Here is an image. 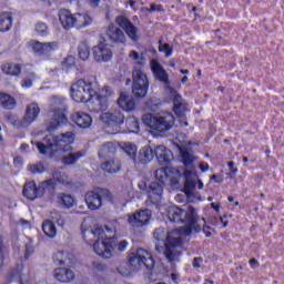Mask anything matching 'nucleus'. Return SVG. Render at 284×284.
Segmentation results:
<instances>
[{
	"instance_id": "nucleus-41",
	"label": "nucleus",
	"mask_w": 284,
	"mask_h": 284,
	"mask_svg": "<svg viewBox=\"0 0 284 284\" xmlns=\"http://www.w3.org/2000/svg\"><path fill=\"white\" fill-rule=\"evenodd\" d=\"M68 255L69 253L65 251H58L57 253L53 254V263L55 265H64L65 261H68Z\"/></svg>"
},
{
	"instance_id": "nucleus-13",
	"label": "nucleus",
	"mask_w": 284,
	"mask_h": 284,
	"mask_svg": "<svg viewBox=\"0 0 284 284\" xmlns=\"http://www.w3.org/2000/svg\"><path fill=\"white\" fill-rule=\"evenodd\" d=\"M65 112H68V108L65 106L53 110L52 118L47 120L44 123L45 132L52 134V132H57L61 125H65V123H68Z\"/></svg>"
},
{
	"instance_id": "nucleus-26",
	"label": "nucleus",
	"mask_w": 284,
	"mask_h": 284,
	"mask_svg": "<svg viewBox=\"0 0 284 284\" xmlns=\"http://www.w3.org/2000/svg\"><path fill=\"white\" fill-rule=\"evenodd\" d=\"M13 23L14 18L12 17V12L4 11L0 13V32H10Z\"/></svg>"
},
{
	"instance_id": "nucleus-48",
	"label": "nucleus",
	"mask_w": 284,
	"mask_h": 284,
	"mask_svg": "<svg viewBox=\"0 0 284 284\" xmlns=\"http://www.w3.org/2000/svg\"><path fill=\"white\" fill-rule=\"evenodd\" d=\"M39 186L43 187L44 192L45 190H54L57 187V181H54V179H48L44 180Z\"/></svg>"
},
{
	"instance_id": "nucleus-39",
	"label": "nucleus",
	"mask_w": 284,
	"mask_h": 284,
	"mask_svg": "<svg viewBox=\"0 0 284 284\" xmlns=\"http://www.w3.org/2000/svg\"><path fill=\"white\" fill-rule=\"evenodd\" d=\"M78 54L82 61H88L90 59V45L88 42H81L78 47Z\"/></svg>"
},
{
	"instance_id": "nucleus-60",
	"label": "nucleus",
	"mask_w": 284,
	"mask_h": 284,
	"mask_svg": "<svg viewBox=\"0 0 284 284\" xmlns=\"http://www.w3.org/2000/svg\"><path fill=\"white\" fill-rule=\"evenodd\" d=\"M248 263H250V265H251V267H252V270H256V267H258V260H256V258H251L250 261H248Z\"/></svg>"
},
{
	"instance_id": "nucleus-33",
	"label": "nucleus",
	"mask_w": 284,
	"mask_h": 284,
	"mask_svg": "<svg viewBox=\"0 0 284 284\" xmlns=\"http://www.w3.org/2000/svg\"><path fill=\"white\" fill-rule=\"evenodd\" d=\"M101 169L108 174H116L121 170V161L111 159L101 164Z\"/></svg>"
},
{
	"instance_id": "nucleus-40",
	"label": "nucleus",
	"mask_w": 284,
	"mask_h": 284,
	"mask_svg": "<svg viewBox=\"0 0 284 284\" xmlns=\"http://www.w3.org/2000/svg\"><path fill=\"white\" fill-rule=\"evenodd\" d=\"M180 156L183 165H192L194 163V155L187 149H180Z\"/></svg>"
},
{
	"instance_id": "nucleus-53",
	"label": "nucleus",
	"mask_w": 284,
	"mask_h": 284,
	"mask_svg": "<svg viewBox=\"0 0 284 284\" xmlns=\"http://www.w3.org/2000/svg\"><path fill=\"white\" fill-rule=\"evenodd\" d=\"M161 234H163L162 229H155V231L153 232V236L156 241H163V236Z\"/></svg>"
},
{
	"instance_id": "nucleus-23",
	"label": "nucleus",
	"mask_w": 284,
	"mask_h": 284,
	"mask_svg": "<svg viewBox=\"0 0 284 284\" xmlns=\"http://www.w3.org/2000/svg\"><path fill=\"white\" fill-rule=\"evenodd\" d=\"M39 114H41V108H39V104L34 102L30 103L26 109L22 122L26 123V125H30L39 119Z\"/></svg>"
},
{
	"instance_id": "nucleus-63",
	"label": "nucleus",
	"mask_w": 284,
	"mask_h": 284,
	"mask_svg": "<svg viewBox=\"0 0 284 284\" xmlns=\"http://www.w3.org/2000/svg\"><path fill=\"white\" fill-rule=\"evenodd\" d=\"M211 207H212L215 212H219V210H221V204L211 203Z\"/></svg>"
},
{
	"instance_id": "nucleus-45",
	"label": "nucleus",
	"mask_w": 284,
	"mask_h": 284,
	"mask_svg": "<svg viewBox=\"0 0 284 284\" xmlns=\"http://www.w3.org/2000/svg\"><path fill=\"white\" fill-rule=\"evenodd\" d=\"M28 170L31 174H43L45 172V165L42 162L30 164Z\"/></svg>"
},
{
	"instance_id": "nucleus-17",
	"label": "nucleus",
	"mask_w": 284,
	"mask_h": 284,
	"mask_svg": "<svg viewBox=\"0 0 284 284\" xmlns=\"http://www.w3.org/2000/svg\"><path fill=\"white\" fill-rule=\"evenodd\" d=\"M112 49L108 47L105 43H99L93 47V59L98 63H108V61L112 60Z\"/></svg>"
},
{
	"instance_id": "nucleus-37",
	"label": "nucleus",
	"mask_w": 284,
	"mask_h": 284,
	"mask_svg": "<svg viewBox=\"0 0 284 284\" xmlns=\"http://www.w3.org/2000/svg\"><path fill=\"white\" fill-rule=\"evenodd\" d=\"M42 231L49 239H54V236H57V225H54V222L50 220L42 223Z\"/></svg>"
},
{
	"instance_id": "nucleus-51",
	"label": "nucleus",
	"mask_w": 284,
	"mask_h": 284,
	"mask_svg": "<svg viewBox=\"0 0 284 284\" xmlns=\"http://www.w3.org/2000/svg\"><path fill=\"white\" fill-rule=\"evenodd\" d=\"M146 12H165L163 4L151 3L150 8L145 9Z\"/></svg>"
},
{
	"instance_id": "nucleus-1",
	"label": "nucleus",
	"mask_w": 284,
	"mask_h": 284,
	"mask_svg": "<svg viewBox=\"0 0 284 284\" xmlns=\"http://www.w3.org/2000/svg\"><path fill=\"white\" fill-rule=\"evenodd\" d=\"M93 236V239H98L93 243V251L98 256L102 258H112L114 256V248L118 247V252H125L128 250V241L122 240L116 244V236L112 237L105 236V231L102 227H95L92 231L82 232V236L88 245H91V241H88L87 236Z\"/></svg>"
},
{
	"instance_id": "nucleus-11",
	"label": "nucleus",
	"mask_w": 284,
	"mask_h": 284,
	"mask_svg": "<svg viewBox=\"0 0 284 284\" xmlns=\"http://www.w3.org/2000/svg\"><path fill=\"white\" fill-rule=\"evenodd\" d=\"M97 87H93V94H89L87 101L84 102L87 109L92 114H99V112H105L109 105L108 95H101L97 92Z\"/></svg>"
},
{
	"instance_id": "nucleus-42",
	"label": "nucleus",
	"mask_w": 284,
	"mask_h": 284,
	"mask_svg": "<svg viewBox=\"0 0 284 284\" xmlns=\"http://www.w3.org/2000/svg\"><path fill=\"white\" fill-rule=\"evenodd\" d=\"M110 39L113 41V43H125V33H123V30L115 29L111 34Z\"/></svg>"
},
{
	"instance_id": "nucleus-29",
	"label": "nucleus",
	"mask_w": 284,
	"mask_h": 284,
	"mask_svg": "<svg viewBox=\"0 0 284 284\" xmlns=\"http://www.w3.org/2000/svg\"><path fill=\"white\" fill-rule=\"evenodd\" d=\"M54 276L60 283H71L74 281V272L70 268H55Z\"/></svg>"
},
{
	"instance_id": "nucleus-46",
	"label": "nucleus",
	"mask_w": 284,
	"mask_h": 284,
	"mask_svg": "<svg viewBox=\"0 0 284 284\" xmlns=\"http://www.w3.org/2000/svg\"><path fill=\"white\" fill-rule=\"evenodd\" d=\"M36 32L40 34V37H48V24H45V22H38L36 24Z\"/></svg>"
},
{
	"instance_id": "nucleus-18",
	"label": "nucleus",
	"mask_w": 284,
	"mask_h": 284,
	"mask_svg": "<svg viewBox=\"0 0 284 284\" xmlns=\"http://www.w3.org/2000/svg\"><path fill=\"white\" fill-rule=\"evenodd\" d=\"M150 219H152V213H150V210L145 209L129 215L128 222L133 227H143V225H148L150 223Z\"/></svg>"
},
{
	"instance_id": "nucleus-44",
	"label": "nucleus",
	"mask_w": 284,
	"mask_h": 284,
	"mask_svg": "<svg viewBox=\"0 0 284 284\" xmlns=\"http://www.w3.org/2000/svg\"><path fill=\"white\" fill-rule=\"evenodd\" d=\"M129 57L135 61V65H139V68H143V65H145V57L140 55L139 52L131 51Z\"/></svg>"
},
{
	"instance_id": "nucleus-55",
	"label": "nucleus",
	"mask_w": 284,
	"mask_h": 284,
	"mask_svg": "<svg viewBox=\"0 0 284 284\" xmlns=\"http://www.w3.org/2000/svg\"><path fill=\"white\" fill-rule=\"evenodd\" d=\"M202 232L205 234L206 239H210V236H212V227H210L209 225H204L202 227Z\"/></svg>"
},
{
	"instance_id": "nucleus-38",
	"label": "nucleus",
	"mask_w": 284,
	"mask_h": 284,
	"mask_svg": "<svg viewBox=\"0 0 284 284\" xmlns=\"http://www.w3.org/2000/svg\"><path fill=\"white\" fill-rule=\"evenodd\" d=\"M122 150L125 152V154H128V156H130V159H132V161H134L136 163L138 148L135 146L134 143L124 142L122 145Z\"/></svg>"
},
{
	"instance_id": "nucleus-15",
	"label": "nucleus",
	"mask_w": 284,
	"mask_h": 284,
	"mask_svg": "<svg viewBox=\"0 0 284 284\" xmlns=\"http://www.w3.org/2000/svg\"><path fill=\"white\" fill-rule=\"evenodd\" d=\"M30 45L38 57H50L52 52L59 50V42H40L39 40H31Z\"/></svg>"
},
{
	"instance_id": "nucleus-50",
	"label": "nucleus",
	"mask_w": 284,
	"mask_h": 284,
	"mask_svg": "<svg viewBox=\"0 0 284 284\" xmlns=\"http://www.w3.org/2000/svg\"><path fill=\"white\" fill-rule=\"evenodd\" d=\"M3 250H6V246L3 245L2 235H0V267H3V262L6 261V253Z\"/></svg>"
},
{
	"instance_id": "nucleus-30",
	"label": "nucleus",
	"mask_w": 284,
	"mask_h": 284,
	"mask_svg": "<svg viewBox=\"0 0 284 284\" xmlns=\"http://www.w3.org/2000/svg\"><path fill=\"white\" fill-rule=\"evenodd\" d=\"M0 108L2 110H14L17 108V99L9 93L0 92Z\"/></svg>"
},
{
	"instance_id": "nucleus-49",
	"label": "nucleus",
	"mask_w": 284,
	"mask_h": 284,
	"mask_svg": "<svg viewBox=\"0 0 284 284\" xmlns=\"http://www.w3.org/2000/svg\"><path fill=\"white\" fill-rule=\"evenodd\" d=\"M74 64H75V61H74V57L72 55H68L62 62V65L63 68H65V70H70L74 68Z\"/></svg>"
},
{
	"instance_id": "nucleus-24",
	"label": "nucleus",
	"mask_w": 284,
	"mask_h": 284,
	"mask_svg": "<svg viewBox=\"0 0 284 284\" xmlns=\"http://www.w3.org/2000/svg\"><path fill=\"white\" fill-rule=\"evenodd\" d=\"M173 112L178 119H183L185 112H187V103L183 101V97L179 93H175L172 99Z\"/></svg>"
},
{
	"instance_id": "nucleus-64",
	"label": "nucleus",
	"mask_w": 284,
	"mask_h": 284,
	"mask_svg": "<svg viewBox=\"0 0 284 284\" xmlns=\"http://www.w3.org/2000/svg\"><path fill=\"white\" fill-rule=\"evenodd\" d=\"M55 181L58 182V183H62V185H64V183H65V179L63 178V176H55Z\"/></svg>"
},
{
	"instance_id": "nucleus-20",
	"label": "nucleus",
	"mask_w": 284,
	"mask_h": 284,
	"mask_svg": "<svg viewBox=\"0 0 284 284\" xmlns=\"http://www.w3.org/2000/svg\"><path fill=\"white\" fill-rule=\"evenodd\" d=\"M22 194L29 201H34L36 199H41L45 194V189L43 186H37V183L29 182L24 185Z\"/></svg>"
},
{
	"instance_id": "nucleus-22",
	"label": "nucleus",
	"mask_w": 284,
	"mask_h": 284,
	"mask_svg": "<svg viewBox=\"0 0 284 284\" xmlns=\"http://www.w3.org/2000/svg\"><path fill=\"white\" fill-rule=\"evenodd\" d=\"M70 119L72 123H75V125H78V128H82L84 130L92 125V116L82 111H77L72 113Z\"/></svg>"
},
{
	"instance_id": "nucleus-32",
	"label": "nucleus",
	"mask_w": 284,
	"mask_h": 284,
	"mask_svg": "<svg viewBox=\"0 0 284 284\" xmlns=\"http://www.w3.org/2000/svg\"><path fill=\"white\" fill-rule=\"evenodd\" d=\"M83 156H85V151H77L73 153H69L61 158V163L63 165H74L79 163V161L83 159Z\"/></svg>"
},
{
	"instance_id": "nucleus-14",
	"label": "nucleus",
	"mask_w": 284,
	"mask_h": 284,
	"mask_svg": "<svg viewBox=\"0 0 284 284\" xmlns=\"http://www.w3.org/2000/svg\"><path fill=\"white\" fill-rule=\"evenodd\" d=\"M179 247H183V239L168 235L165 241L164 256L168 258V261H170V263H174V261H179L181 257Z\"/></svg>"
},
{
	"instance_id": "nucleus-10",
	"label": "nucleus",
	"mask_w": 284,
	"mask_h": 284,
	"mask_svg": "<svg viewBox=\"0 0 284 284\" xmlns=\"http://www.w3.org/2000/svg\"><path fill=\"white\" fill-rule=\"evenodd\" d=\"M132 79V93L135 99H144V97H148V90H150L148 74H145L143 70L134 68Z\"/></svg>"
},
{
	"instance_id": "nucleus-7",
	"label": "nucleus",
	"mask_w": 284,
	"mask_h": 284,
	"mask_svg": "<svg viewBox=\"0 0 284 284\" xmlns=\"http://www.w3.org/2000/svg\"><path fill=\"white\" fill-rule=\"evenodd\" d=\"M128 265L132 272H136L138 270H141V267L152 271L154 270L155 262L150 251L138 248L136 253H132L129 256Z\"/></svg>"
},
{
	"instance_id": "nucleus-16",
	"label": "nucleus",
	"mask_w": 284,
	"mask_h": 284,
	"mask_svg": "<svg viewBox=\"0 0 284 284\" xmlns=\"http://www.w3.org/2000/svg\"><path fill=\"white\" fill-rule=\"evenodd\" d=\"M115 23L119 26V28H122L124 30L125 34H128L129 39L132 41H139V29L128 19L125 16H118L115 18Z\"/></svg>"
},
{
	"instance_id": "nucleus-56",
	"label": "nucleus",
	"mask_w": 284,
	"mask_h": 284,
	"mask_svg": "<svg viewBox=\"0 0 284 284\" xmlns=\"http://www.w3.org/2000/svg\"><path fill=\"white\" fill-rule=\"evenodd\" d=\"M13 165H16V168H21L23 166V158L21 156H16L13 159Z\"/></svg>"
},
{
	"instance_id": "nucleus-58",
	"label": "nucleus",
	"mask_w": 284,
	"mask_h": 284,
	"mask_svg": "<svg viewBox=\"0 0 284 284\" xmlns=\"http://www.w3.org/2000/svg\"><path fill=\"white\" fill-rule=\"evenodd\" d=\"M199 168L201 172H207L210 170V164L207 162H201Z\"/></svg>"
},
{
	"instance_id": "nucleus-19",
	"label": "nucleus",
	"mask_w": 284,
	"mask_h": 284,
	"mask_svg": "<svg viewBox=\"0 0 284 284\" xmlns=\"http://www.w3.org/2000/svg\"><path fill=\"white\" fill-rule=\"evenodd\" d=\"M151 71L153 72L154 79L164 83V85H170V74L164 70L163 65L156 59L150 61Z\"/></svg>"
},
{
	"instance_id": "nucleus-5",
	"label": "nucleus",
	"mask_w": 284,
	"mask_h": 284,
	"mask_svg": "<svg viewBox=\"0 0 284 284\" xmlns=\"http://www.w3.org/2000/svg\"><path fill=\"white\" fill-rule=\"evenodd\" d=\"M155 179L159 182H152L149 186V196L145 202L149 207L154 205L155 207H159V205H161V201H163V185H165L169 179L168 169H158L155 171Z\"/></svg>"
},
{
	"instance_id": "nucleus-27",
	"label": "nucleus",
	"mask_w": 284,
	"mask_h": 284,
	"mask_svg": "<svg viewBox=\"0 0 284 284\" xmlns=\"http://www.w3.org/2000/svg\"><path fill=\"white\" fill-rule=\"evenodd\" d=\"M118 105L124 112H132V110L136 108V102H134V99L130 98L128 94L121 93L120 98L118 99Z\"/></svg>"
},
{
	"instance_id": "nucleus-2",
	"label": "nucleus",
	"mask_w": 284,
	"mask_h": 284,
	"mask_svg": "<svg viewBox=\"0 0 284 284\" xmlns=\"http://www.w3.org/2000/svg\"><path fill=\"white\" fill-rule=\"evenodd\" d=\"M166 216L171 223L183 224L179 229V233L184 236H190L193 232H201V217L196 212V209L192 205L187 206V210L181 209L176 205H171L166 210Z\"/></svg>"
},
{
	"instance_id": "nucleus-31",
	"label": "nucleus",
	"mask_w": 284,
	"mask_h": 284,
	"mask_svg": "<svg viewBox=\"0 0 284 284\" xmlns=\"http://www.w3.org/2000/svg\"><path fill=\"white\" fill-rule=\"evenodd\" d=\"M1 70L8 77H20L22 67L19 63L6 62L1 65Z\"/></svg>"
},
{
	"instance_id": "nucleus-43",
	"label": "nucleus",
	"mask_w": 284,
	"mask_h": 284,
	"mask_svg": "<svg viewBox=\"0 0 284 284\" xmlns=\"http://www.w3.org/2000/svg\"><path fill=\"white\" fill-rule=\"evenodd\" d=\"M21 274H23V258H20V263H18L16 267L11 268L10 277L21 278Z\"/></svg>"
},
{
	"instance_id": "nucleus-9",
	"label": "nucleus",
	"mask_w": 284,
	"mask_h": 284,
	"mask_svg": "<svg viewBox=\"0 0 284 284\" xmlns=\"http://www.w3.org/2000/svg\"><path fill=\"white\" fill-rule=\"evenodd\" d=\"M95 82H88L84 79L78 80L71 87V98L75 103H85L90 94H94Z\"/></svg>"
},
{
	"instance_id": "nucleus-28",
	"label": "nucleus",
	"mask_w": 284,
	"mask_h": 284,
	"mask_svg": "<svg viewBox=\"0 0 284 284\" xmlns=\"http://www.w3.org/2000/svg\"><path fill=\"white\" fill-rule=\"evenodd\" d=\"M184 189L183 192L187 196H194V190H196V181L192 180V171L185 170L184 171Z\"/></svg>"
},
{
	"instance_id": "nucleus-12",
	"label": "nucleus",
	"mask_w": 284,
	"mask_h": 284,
	"mask_svg": "<svg viewBox=\"0 0 284 284\" xmlns=\"http://www.w3.org/2000/svg\"><path fill=\"white\" fill-rule=\"evenodd\" d=\"M110 194V191L98 187L88 191L84 195V201L91 211L101 210L103 205V199Z\"/></svg>"
},
{
	"instance_id": "nucleus-35",
	"label": "nucleus",
	"mask_w": 284,
	"mask_h": 284,
	"mask_svg": "<svg viewBox=\"0 0 284 284\" xmlns=\"http://www.w3.org/2000/svg\"><path fill=\"white\" fill-rule=\"evenodd\" d=\"M75 26L74 28H88L92 24V17L88 13H74Z\"/></svg>"
},
{
	"instance_id": "nucleus-59",
	"label": "nucleus",
	"mask_w": 284,
	"mask_h": 284,
	"mask_svg": "<svg viewBox=\"0 0 284 284\" xmlns=\"http://www.w3.org/2000/svg\"><path fill=\"white\" fill-rule=\"evenodd\" d=\"M87 3L91 7V8H99V3H101V0H85Z\"/></svg>"
},
{
	"instance_id": "nucleus-8",
	"label": "nucleus",
	"mask_w": 284,
	"mask_h": 284,
	"mask_svg": "<svg viewBox=\"0 0 284 284\" xmlns=\"http://www.w3.org/2000/svg\"><path fill=\"white\" fill-rule=\"evenodd\" d=\"M108 134H121L122 125L125 123V115L121 111L104 112L100 115Z\"/></svg>"
},
{
	"instance_id": "nucleus-62",
	"label": "nucleus",
	"mask_w": 284,
	"mask_h": 284,
	"mask_svg": "<svg viewBox=\"0 0 284 284\" xmlns=\"http://www.w3.org/2000/svg\"><path fill=\"white\" fill-rule=\"evenodd\" d=\"M199 261H203V257L193 258V267H201V264H199Z\"/></svg>"
},
{
	"instance_id": "nucleus-57",
	"label": "nucleus",
	"mask_w": 284,
	"mask_h": 284,
	"mask_svg": "<svg viewBox=\"0 0 284 284\" xmlns=\"http://www.w3.org/2000/svg\"><path fill=\"white\" fill-rule=\"evenodd\" d=\"M234 161H230L227 163V168L231 170V174H236L239 172V169L234 166Z\"/></svg>"
},
{
	"instance_id": "nucleus-21",
	"label": "nucleus",
	"mask_w": 284,
	"mask_h": 284,
	"mask_svg": "<svg viewBox=\"0 0 284 284\" xmlns=\"http://www.w3.org/2000/svg\"><path fill=\"white\" fill-rule=\"evenodd\" d=\"M59 21L63 30H72L77 26L74 13L68 9H60L58 12Z\"/></svg>"
},
{
	"instance_id": "nucleus-47",
	"label": "nucleus",
	"mask_w": 284,
	"mask_h": 284,
	"mask_svg": "<svg viewBox=\"0 0 284 284\" xmlns=\"http://www.w3.org/2000/svg\"><path fill=\"white\" fill-rule=\"evenodd\" d=\"M159 52H164L165 57H170L173 52L172 47H170V43H164L163 40H159Z\"/></svg>"
},
{
	"instance_id": "nucleus-3",
	"label": "nucleus",
	"mask_w": 284,
	"mask_h": 284,
	"mask_svg": "<svg viewBox=\"0 0 284 284\" xmlns=\"http://www.w3.org/2000/svg\"><path fill=\"white\" fill-rule=\"evenodd\" d=\"M74 132L68 131L60 135L48 134L43 138L42 142H37L36 148L42 156H54V152H70L74 143Z\"/></svg>"
},
{
	"instance_id": "nucleus-34",
	"label": "nucleus",
	"mask_w": 284,
	"mask_h": 284,
	"mask_svg": "<svg viewBox=\"0 0 284 284\" xmlns=\"http://www.w3.org/2000/svg\"><path fill=\"white\" fill-rule=\"evenodd\" d=\"M116 150H119V146H116V143L105 142L100 146L99 156L100 159H105L110 156V154H116Z\"/></svg>"
},
{
	"instance_id": "nucleus-4",
	"label": "nucleus",
	"mask_w": 284,
	"mask_h": 284,
	"mask_svg": "<svg viewBox=\"0 0 284 284\" xmlns=\"http://www.w3.org/2000/svg\"><path fill=\"white\" fill-rule=\"evenodd\" d=\"M156 158L160 165H170L172 163V151L165 148V145H158L155 149L151 146H143L136 156L138 162L142 165H148L152 159Z\"/></svg>"
},
{
	"instance_id": "nucleus-61",
	"label": "nucleus",
	"mask_w": 284,
	"mask_h": 284,
	"mask_svg": "<svg viewBox=\"0 0 284 284\" xmlns=\"http://www.w3.org/2000/svg\"><path fill=\"white\" fill-rule=\"evenodd\" d=\"M33 250L30 246L26 247V252H24V261H28L30 258V254H32Z\"/></svg>"
},
{
	"instance_id": "nucleus-36",
	"label": "nucleus",
	"mask_w": 284,
	"mask_h": 284,
	"mask_svg": "<svg viewBox=\"0 0 284 284\" xmlns=\"http://www.w3.org/2000/svg\"><path fill=\"white\" fill-rule=\"evenodd\" d=\"M58 203L63 205L67 210H70V207H74L75 200L71 194L60 193L58 195Z\"/></svg>"
},
{
	"instance_id": "nucleus-6",
	"label": "nucleus",
	"mask_w": 284,
	"mask_h": 284,
	"mask_svg": "<svg viewBox=\"0 0 284 284\" xmlns=\"http://www.w3.org/2000/svg\"><path fill=\"white\" fill-rule=\"evenodd\" d=\"M143 121L150 130L160 133L170 132L175 123L174 114L170 112H162L156 115L148 113L143 116Z\"/></svg>"
},
{
	"instance_id": "nucleus-54",
	"label": "nucleus",
	"mask_w": 284,
	"mask_h": 284,
	"mask_svg": "<svg viewBox=\"0 0 284 284\" xmlns=\"http://www.w3.org/2000/svg\"><path fill=\"white\" fill-rule=\"evenodd\" d=\"M92 265L98 272H104L105 270V266L100 262H93Z\"/></svg>"
},
{
	"instance_id": "nucleus-25",
	"label": "nucleus",
	"mask_w": 284,
	"mask_h": 284,
	"mask_svg": "<svg viewBox=\"0 0 284 284\" xmlns=\"http://www.w3.org/2000/svg\"><path fill=\"white\" fill-rule=\"evenodd\" d=\"M125 129L122 130L125 134H139L141 132V122L135 116L124 118Z\"/></svg>"
},
{
	"instance_id": "nucleus-52",
	"label": "nucleus",
	"mask_w": 284,
	"mask_h": 284,
	"mask_svg": "<svg viewBox=\"0 0 284 284\" xmlns=\"http://www.w3.org/2000/svg\"><path fill=\"white\" fill-rule=\"evenodd\" d=\"M20 84H21V88H24V90H28L32 87V79H23Z\"/></svg>"
}]
</instances>
